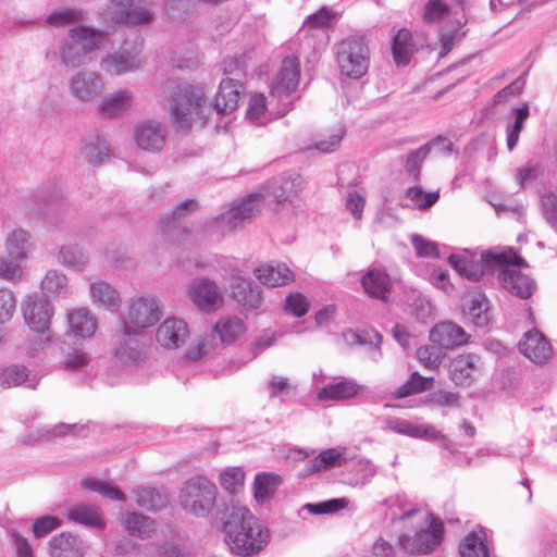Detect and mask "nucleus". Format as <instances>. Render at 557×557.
Wrapping results in <instances>:
<instances>
[{
	"mask_svg": "<svg viewBox=\"0 0 557 557\" xmlns=\"http://www.w3.org/2000/svg\"><path fill=\"white\" fill-rule=\"evenodd\" d=\"M522 259L511 249L507 251L486 250L479 260L467 252L451 255L449 263L463 277L469 281H479L492 265L500 267L498 280L504 289L521 299L529 298L535 290L534 281L520 270L504 265H520Z\"/></svg>",
	"mask_w": 557,
	"mask_h": 557,
	"instance_id": "obj_1",
	"label": "nucleus"
},
{
	"mask_svg": "<svg viewBox=\"0 0 557 557\" xmlns=\"http://www.w3.org/2000/svg\"><path fill=\"white\" fill-rule=\"evenodd\" d=\"M386 505L389 509L397 506L401 510L397 519L410 521L412 525L419 528L413 535L408 533L399 535V546L405 552L414 555H426L441 544L444 534V525L441 520L434 518L425 510L410 507L405 495L397 494L389 497L386 500ZM393 515L394 519H396V515Z\"/></svg>",
	"mask_w": 557,
	"mask_h": 557,
	"instance_id": "obj_2",
	"label": "nucleus"
},
{
	"mask_svg": "<svg viewBox=\"0 0 557 557\" xmlns=\"http://www.w3.org/2000/svg\"><path fill=\"white\" fill-rule=\"evenodd\" d=\"M225 543L232 553L251 556L262 550L270 539L269 530L246 507H232L224 522Z\"/></svg>",
	"mask_w": 557,
	"mask_h": 557,
	"instance_id": "obj_3",
	"label": "nucleus"
},
{
	"mask_svg": "<svg viewBox=\"0 0 557 557\" xmlns=\"http://www.w3.org/2000/svg\"><path fill=\"white\" fill-rule=\"evenodd\" d=\"M206 94L202 87L178 86L170 97V114L174 125L182 129L191 128L200 121L206 109Z\"/></svg>",
	"mask_w": 557,
	"mask_h": 557,
	"instance_id": "obj_4",
	"label": "nucleus"
},
{
	"mask_svg": "<svg viewBox=\"0 0 557 557\" xmlns=\"http://www.w3.org/2000/svg\"><path fill=\"white\" fill-rule=\"evenodd\" d=\"M99 15L106 24L131 27H149L157 18L152 4L143 0H108Z\"/></svg>",
	"mask_w": 557,
	"mask_h": 557,
	"instance_id": "obj_5",
	"label": "nucleus"
},
{
	"mask_svg": "<svg viewBox=\"0 0 557 557\" xmlns=\"http://www.w3.org/2000/svg\"><path fill=\"white\" fill-rule=\"evenodd\" d=\"M143 49L144 39L140 36L126 38L116 51L108 52L101 58L99 66L110 76L136 72L143 67Z\"/></svg>",
	"mask_w": 557,
	"mask_h": 557,
	"instance_id": "obj_6",
	"label": "nucleus"
},
{
	"mask_svg": "<svg viewBox=\"0 0 557 557\" xmlns=\"http://www.w3.org/2000/svg\"><path fill=\"white\" fill-rule=\"evenodd\" d=\"M216 486L202 475L188 479L181 487L178 502L189 513L203 517L213 508Z\"/></svg>",
	"mask_w": 557,
	"mask_h": 557,
	"instance_id": "obj_7",
	"label": "nucleus"
},
{
	"mask_svg": "<svg viewBox=\"0 0 557 557\" xmlns=\"http://www.w3.org/2000/svg\"><path fill=\"white\" fill-rule=\"evenodd\" d=\"M336 61L343 76L359 78L370 64V51L361 37H348L336 46Z\"/></svg>",
	"mask_w": 557,
	"mask_h": 557,
	"instance_id": "obj_8",
	"label": "nucleus"
},
{
	"mask_svg": "<svg viewBox=\"0 0 557 557\" xmlns=\"http://www.w3.org/2000/svg\"><path fill=\"white\" fill-rule=\"evenodd\" d=\"M263 205V196L261 194H252L243 199L239 203L222 213L213 220V227L221 234H226L243 224L250 222L251 219L260 211Z\"/></svg>",
	"mask_w": 557,
	"mask_h": 557,
	"instance_id": "obj_9",
	"label": "nucleus"
},
{
	"mask_svg": "<svg viewBox=\"0 0 557 557\" xmlns=\"http://www.w3.org/2000/svg\"><path fill=\"white\" fill-rule=\"evenodd\" d=\"M263 205V196L261 194H252L243 199L239 203L222 213L213 220V227L221 234H226L243 224L250 222L251 219L260 211Z\"/></svg>",
	"mask_w": 557,
	"mask_h": 557,
	"instance_id": "obj_10",
	"label": "nucleus"
},
{
	"mask_svg": "<svg viewBox=\"0 0 557 557\" xmlns=\"http://www.w3.org/2000/svg\"><path fill=\"white\" fill-rule=\"evenodd\" d=\"M133 139L138 149L151 154L161 153L168 141L166 125L152 119L140 120L134 126Z\"/></svg>",
	"mask_w": 557,
	"mask_h": 557,
	"instance_id": "obj_11",
	"label": "nucleus"
},
{
	"mask_svg": "<svg viewBox=\"0 0 557 557\" xmlns=\"http://www.w3.org/2000/svg\"><path fill=\"white\" fill-rule=\"evenodd\" d=\"M186 295L198 310L206 313L216 311L224 302L219 286L213 281L205 277L190 281L186 286Z\"/></svg>",
	"mask_w": 557,
	"mask_h": 557,
	"instance_id": "obj_12",
	"label": "nucleus"
},
{
	"mask_svg": "<svg viewBox=\"0 0 557 557\" xmlns=\"http://www.w3.org/2000/svg\"><path fill=\"white\" fill-rule=\"evenodd\" d=\"M162 314L158 299L154 296H140L129 301L124 326L144 330L156 324Z\"/></svg>",
	"mask_w": 557,
	"mask_h": 557,
	"instance_id": "obj_13",
	"label": "nucleus"
},
{
	"mask_svg": "<svg viewBox=\"0 0 557 557\" xmlns=\"http://www.w3.org/2000/svg\"><path fill=\"white\" fill-rule=\"evenodd\" d=\"M22 311L26 324L33 331L45 333L49 330L54 309L46 297L38 294L27 295L23 300Z\"/></svg>",
	"mask_w": 557,
	"mask_h": 557,
	"instance_id": "obj_14",
	"label": "nucleus"
},
{
	"mask_svg": "<svg viewBox=\"0 0 557 557\" xmlns=\"http://www.w3.org/2000/svg\"><path fill=\"white\" fill-rule=\"evenodd\" d=\"M70 95L82 102L97 99L104 89L102 76L95 71L79 70L67 81Z\"/></svg>",
	"mask_w": 557,
	"mask_h": 557,
	"instance_id": "obj_15",
	"label": "nucleus"
},
{
	"mask_svg": "<svg viewBox=\"0 0 557 557\" xmlns=\"http://www.w3.org/2000/svg\"><path fill=\"white\" fill-rule=\"evenodd\" d=\"M300 77V63L298 58L294 55L286 57L281 65V70L277 73L271 88L273 97H276L284 104H289L290 100L286 102L284 99L289 98L299 84Z\"/></svg>",
	"mask_w": 557,
	"mask_h": 557,
	"instance_id": "obj_16",
	"label": "nucleus"
},
{
	"mask_svg": "<svg viewBox=\"0 0 557 557\" xmlns=\"http://www.w3.org/2000/svg\"><path fill=\"white\" fill-rule=\"evenodd\" d=\"M190 335L188 323L177 317H168L156 331V341L164 349L175 350L186 344Z\"/></svg>",
	"mask_w": 557,
	"mask_h": 557,
	"instance_id": "obj_17",
	"label": "nucleus"
},
{
	"mask_svg": "<svg viewBox=\"0 0 557 557\" xmlns=\"http://www.w3.org/2000/svg\"><path fill=\"white\" fill-rule=\"evenodd\" d=\"M449 377L460 386H470L481 374V357L475 354H461L449 363Z\"/></svg>",
	"mask_w": 557,
	"mask_h": 557,
	"instance_id": "obj_18",
	"label": "nucleus"
},
{
	"mask_svg": "<svg viewBox=\"0 0 557 557\" xmlns=\"http://www.w3.org/2000/svg\"><path fill=\"white\" fill-rule=\"evenodd\" d=\"M66 323V335L77 341L91 338L98 327L96 315L86 307L69 310Z\"/></svg>",
	"mask_w": 557,
	"mask_h": 557,
	"instance_id": "obj_19",
	"label": "nucleus"
},
{
	"mask_svg": "<svg viewBox=\"0 0 557 557\" xmlns=\"http://www.w3.org/2000/svg\"><path fill=\"white\" fill-rule=\"evenodd\" d=\"M520 352L535 363H544L550 359L553 348L547 338L539 330L524 333L519 342Z\"/></svg>",
	"mask_w": 557,
	"mask_h": 557,
	"instance_id": "obj_20",
	"label": "nucleus"
},
{
	"mask_svg": "<svg viewBox=\"0 0 557 557\" xmlns=\"http://www.w3.org/2000/svg\"><path fill=\"white\" fill-rule=\"evenodd\" d=\"M133 104V91L119 89L101 98L97 106L98 113L106 119L124 115Z\"/></svg>",
	"mask_w": 557,
	"mask_h": 557,
	"instance_id": "obj_21",
	"label": "nucleus"
},
{
	"mask_svg": "<svg viewBox=\"0 0 557 557\" xmlns=\"http://www.w3.org/2000/svg\"><path fill=\"white\" fill-rule=\"evenodd\" d=\"M243 84L237 78H225L220 83L214 99V109L220 114L233 112L239 103Z\"/></svg>",
	"mask_w": 557,
	"mask_h": 557,
	"instance_id": "obj_22",
	"label": "nucleus"
},
{
	"mask_svg": "<svg viewBox=\"0 0 557 557\" xmlns=\"http://www.w3.org/2000/svg\"><path fill=\"white\" fill-rule=\"evenodd\" d=\"M69 35L82 44L89 57L102 49L110 40V33L92 26L78 25L69 29Z\"/></svg>",
	"mask_w": 557,
	"mask_h": 557,
	"instance_id": "obj_23",
	"label": "nucleus"
},
{
	"mask_svg": "<svg viewBox=\"0 0 557 557\" xmlns=\"http://www.w3.org/2000/svg\"><path fill=\"white\" fill-rule=\"evenodd\" d=\"M110 149L108 137L103 133L94 132L83 139L81 153L88 163L99 165L109 158Z\"/></svg>",
	"mask_w": 557,
	"mask_h": 557,
	"instance_id": "obj_24",
	"label": "nucleus"
},
{
	"mask_svg": "<svg viewBox=\"0 0 557 557\" xmlns=\"http://www.w3.org/2000/svg\"><path fill=\"white\" fill-rule=\"evenodd\" d=\"M468 338L465 330L453 322L438 323L430 332V341L442 349L466 344Z\"/></svg>",
	"mask_w": 557,
	"mask_h": 557,
	"instance_id": "obj_25",
	"label": "nucleus"
},
{
	"mask_svg": "<svg viewBox=\"0 0 557 557\" xmlns=\"http://www.w3.org/2000/svg\"><path fill=\"white\" fill-rule=\"evenodd\" d=\"M255 275L261 284L270 287L287 285L294 281L292 270L285 263L275 261L259 265Z\"/></svg>",
	"mask_w": 557,
	"mask_h": 557,
	"instance_id": "obj_26",
	"label": "nucleus"
},
{
	"mask_svg": "<svg viewBox=\"0 0 557 557\" xmlns=\"http://www.w3.org/2000/svg\"><path fill=\"white\" fill-rule=\"evenodd\" d=\"M89 297L94 306L111 312L116 311L121 306L119 292L102 280L90 283Z\"/></svg>",
	"mask_w": 557,
	"mask_h": 557,
	"instance_id": "obj_27",
	"label": "nucleus"
},
{
	"mask_svg": "<svg viewBox=\"0 0 557 557\" xmlns=\"http://www.w3.org/2000/svg\"><path fill=\"white\" fill-rule=\"evenodd\" d=\"M122 525L131 536L139 537L141 540L153 536L157 532V523L148 516L123 511L120 516Z\"/></svg>",
	"mask_w": 557,
	"mask_h": 557,
	"instance_id": "obj_28",
	"label": "nucleus"
},
{
	"mask_svg": "<svg viewBox=\"0 0 557 557\" xmlns=\"http://www.w3.org/2000/svg\"><path fill=\"white\" fill-rule=\"evenodd\" d=\"M361 386L351 379L343 377L318 389L317 398L321 401H341L354 398Z\"/></svg>",
	"mask_w": 557,
	"mask_h": 557,
	"instance_id": "obj_29",
	"label": "nucleus"
},
{
	"mask_svg": "<svg viewBox=\"0 0 557 557\" xmlns=\"http://www.w3.org/2000/svg\"><path fill=\"white\" fill-rule=\"evenodd\" d=\"M69 521L85 525L87 528L104 530L106 522L99 507L87 504H76L66 512Z\"/></svg>",
	"mask_w": 557,
	"mask_h": 557,
	"instance_id": "obj_30",
	"label": "nucleus"
},
{
	"mask_svg": "<svg viewBox=\"0 0 557 557\" xmlns=\"http://www.w3.org/2000/svg\"><path fill=\"white\" fill-rule=\"evenodd\" d=\"M49 544L52 557H82L86 549L81 540L67 532L53 536Z\"/></svg>",
	"mask_w": 557,
	"mask_h": 557,
	"instance_id": "obj_31",
	"label": "nucleus"
},
{
	"mask_svg": "<svg viewBox=\"0 0 557 557\" xmlns=\"http://www.w3.org/2000/svg\"><path fill=\"white\" fill-rule=\"evenodd\" d=\"M39 380L36 375H30L29 370L24 366L12 364L0 368V387L11 388L25 384L28 388H36Z\"/></svg>",
	"mask_w": 557,
	"mask_h": 557,
	"instance_id": "obj_32",
	"label": "nucleus"
},
{
	"mask_svg": "<svg viewBox=\"0 0 557 557\" xmlns=\"http://www.w3.org/2000/svg\"><path fill=\"white\" fill-rule=\"evenodd\" d=\"M144 345L140 332L131 326H124L123 338L116 349V356L124 362H135L141 358Z\"/></svg>",
	"mask_w": 557,
	"mask_h": 557,
	"instance_id": "obj_33",
	"label": "nucleus"
},
{
	"mask_svg": "<svg viewBox=\"0 0 557 557\" xmlns=\"http://www.w3.org/2000/svg\"><path fill=\"white\" fill-rule=\"evenodd\" d=\"M362 286L369 296L386 300L391 292L392 282L389 275L384 271L371 269L362 277Z\"/></svg>",
	"mask_w": 557,
	"mask_h": 557,
	"instance_id": "obj_34",
	"label": "nucleus"
},
{
	"mask_svg": "<svg viewBox=\"0 0 557 557\" xmlns=\"http://www.w3.org/2000/svg\"><path fill=\"white\" fill-rule=\"evenodd\" d=\"M59 57L67 67H78L92 61L86 50L82 48V44L76 38L67 34V38L59 46Z\"/></svg>",
	"mask_w": 557,
	"mask_h": 557,
	"instance_id": "obj_35",
	"label": "nucleus"
},
{
	"mask_svg": "<svg viewBox=\"0 0 557 557\" xmlns=\"http://www.w3.org/2000/svg\"><path fill=\"white\" fill-rule=\"evenodd\" d=\"M4 246L10 257L24 261L33 249L32 236L24 228H15L8 234Z\"/></svg>",
	"mask_w": 557,
	"mask_h": 557,
	"instance_id": "obj_36",
	"label": "nucleus"
},
{
	"mask_svg": "<svg viewBox=\"0 0 557 557\" xmlns=\"http://www.w3.org/2000/svg\"><path fill=\"white\" fill-rule=\"evenodd\" d=\"M467 317L476 326L483 327L490 321L488 300L483 293L476 292L468 296L463 304Z\"/></svg>",
	"mask_w": 557,
	"mask_h": 557,
	"instance_id": "obj_37",
	"label": "nucleus"
},
{
	"mask_svg": "<svg viewBox=\"0 0 557 557\" xmlns=\"http://www.w3.org/2000/svg\"><path fill=\"white\" fill-rule=\"evenodd\" d=\"M392 51L394 61L398 66H405L409 63L414 52V44L410 30L401 28L394 35Z\"/></svg>",
	"mask_w": 557,
	"mask_h": 557,
	"instance_id": "obj_38",
	"label": "nucleus"
},
{
	"mask_svg": "<svg viewBox=\"0 0 557 557\" xmlns=\"http://www.w3.org/2000/svg\"><path fill=\"white\" fill-rule=\"evenodd\" d=\"M461 557H488L487 535L483 529L468 534L459 545Z\"/></svg>",
	"mask_w": 557,
	"mask_h": 557,
	"instance_id": "obj_39",
	"label": "nucleus"
},
{
	"mask_svg": "<svg viewBox=\"0 0 557 557\" xmlns=\"http://www.w3.org/2000/svg\"><path fill=\"white\" fill-rule=\"evenodd\" d=\"M58 261L66 268L82 272L86 269L89 257L76 245H63L59 250Z\"/></svg>",
	"mask_w": 557,
	"mask_h": 557,
	"instance_id": "obj_40",
	"label": "nucleus"
},
{
	"mask_svg": "<svg viewBox=\"0 0 557 557\" xmlns=\"http://www.w3.org/2000/svg\"><path fill=\"white\" fill-rule=\"evenodd\" d=\"M214 332L223 343H233L245 333V324L237 317H222L214 325Z\"/></svg>",
	"mask_w": 557,
	"mask_h": 557,
	"instance_id": "obj_41",
	"label": "nucleus"
},
{
	"mask_svg": "<svg viewBox=\"0 0 557 557\" xmlns=\"http://www.w3.org/2000/svg\"><path fill=\"white\" fill-rule=\"evenodd\" d=\"M44 294L55 297H65L69 292L66 275L60 270H49L40 283Z\"/></svg>",
	"mask_w": 557,
	"mask_h": 557,
	"instance_id": "obj_42",
	"label": "nucleus"
},
{
	"mask_svg": "<svg viewBox=\"0 0 557 557\" xmlns=\"http://www.w3.org/2000/svg\"><path fill=\"white\" fill-rule=\"evenodd\" d=\"M281 484V478L273 473H260L253 483L255 498L259 503L268 502Z\"/></svg>",
	"mask_w": 557,
	"mask_h": 557,
	"instance_id": "obj_43",
	"label": "nucleus"
},
{
	"mask_svg": "<svg viewBox=\"0 0 557 557\" xmlns=\"http://www.w3.org/2000/svg\"><path fill=\"white\" fill-rule=\"evenodd\" d=\"M434 379L421 376L418 372H413L407 382L399 386L393 393L394 398H404L410 395L422 393L429 389L433 384Z\"/></svg>",
	"mask_w": 557,
	"mask_h": 557,
	"instance_id": "obj_44",
	"label": "nucleus"
},
{
	"mask_svg": "<svg viewBox=\"0 0 557 557\" xmlns=\"http://www.w3.org/2000/svg\"><path fill=\"white\" fill-rule=\"evenodd\" d=\"M467 34L460 22L453 26H445L440 29L438 44H440V58L446 57L454 48L457 40H460Z\"/></svg>",
	"mask_w": 557,
	"mask_h": 557,
	"instance_id": "obj_45",
	"label": "nucleus"
},
{
	"mask_svg": "<svg viewBox=\"0 0 557 557\" xmlns=\"http://www.w3.org/2000/svg\"><path fill=\"white\" fill-rule=\"evenodd\" d=\"M82 486L90 492L99 493L102 497L115 500H125L124 493L115 485L98 480L96 478H85L82 480Z\"/></svg>",
	"mask_w": 557,
	"mask_h": 557,
	"instance_id": "obj_46",
	"label": "nucleus"
},
{
	"mask_svg": "<svg viewBox=\"0 0 557 557\" xmlns=\"http://www.w3.org/2000/svg\"><path fill=\"white\" fill-rule=\"evenodd\" d=\"M417 358L429 370H437L445 358V351L438 345H424L418 348Z\"/></svg>",
	"mask_w": 557,
	"mask_h": 557,
	"instance_id": "obj_47",
	"label": "nucleus"
},
{
	"mask_svg": "<svg viewBox=\"0 0 557 557\" xmlns=\"http://www.w3.org/2000/svg\"><path fill=\"white\" fill-rule=\"evenodd\" d=\"M137 505L145 509H159L166 504V496L152 487H139L134 491Z\"/></svg>",
	"mask_w": 557,
	"mask_h": 557,
	"instance_id": "obj_48",
	"label": "nucleus"
},
{
	"mask_svg": "<svg viewBox=\"0 0 557 557\" xmlns=\"http://www.w3.org/2000/svg\"><path fill=\"white\" fill-rule=\"evenodd\" d=\"M344 460L339 450L336 448H327L311 460V471L320 472L330 468L339 467L343 465Z\"/></svg>",
	"mask_w": 557,
	"mask_h": 557,
	"instance_id": "obj_49",
	"label": "nucleus"
},
{
	"mask_svg": "<svg viewBox=\"0 0 557 557\" xmlns=\"http://www.w3.org/2000/svg\"><path fill=\"white\" fill-rule=\"evenodd\" d=\"M448 15L449 5L444 0H428L424 4L422 20L426 24H435Z\"/></svg>",
	"mask_w": 557,
	"mask_h": 557,
	"instance_id": "obj_50",
	"label": "nucleus"
},
{
	"mask_svg": "<svg viewBox=\"0 0 557 557\" xmlns=\"http://www.w3.org/2000/svg\"><path fill=\"white\" fill-rule=\"evenodd\" d=\"M516 115L512 124L507 127V147L511 151L518 144L519 134L523 128L524 122L529 117V108L528 106H523L513 110Z\"/></svg>",
	"mask_w": 557,
	"mask_h": 557,
	"instance_id": "obj_51",
	"label": "nucleus"
},
{
	"mask_svg": "<svg viewBox=\"0 0 557 557\" xmlns=\"http://www.w3.org/2000/svg\"><path fill=\"white\" fill-rule=\"evenodd\" d=\"M83 11L76 8H60L47 16V23L51 26H64L66 24L83 20Z\"/></svg>",
	"mask_w": 557,
	"mask_h": 557,
	"instance_id": "obj_52",
	"label": "nucleus"
},
{
	"mask_svg": "<svg viewBox=\"0 0 557 557\" xmlns=\"http://www.w3.org/2000/svg\"><path fill=\"white\" fill-rule=\"evenodd\" d=\"M544 173V168L541 162L531 160L524 165L517 169L516 181L521 187L536 182Z\"/></svg>",
	"mask_w": 557,
	"mask_h": 557,
	"instance_id": "obj_53",
	"label": "nucleus"
},
{
	"mask_svg": "<svg viewBox=\"0 0 557 557\" xmlns=\"http://www.w3.org/2000/svg\"><path fill=\"white\" fill-rule=\"evenodd\" d=\"M245 473L239 467L226 468L220 474V483L230 493H236L243 485Z\"/></svg>",
	"mask_w": 557,
	"mask_h": 557,
	"instance_id": "obj_54",
	"label": "nucleus"
},
{
	"mask_svg": "<svg viewBox=\"0 0 557 557\" xmlns=\"http://www.w3.org/2000/svg\"><path fill=\"white\" fill-rule=\"evenodd\" d=\"M246 116L255 124H263L267 120L265 97L262 94L251 95Z\"/></svg>",
	"mask_w": 557,
	"mask_h": 557,
	"instance_id": "obj_55",
	"label": "nucleus"
},
{
	"mask_svg": "<svg viewBox=\"0 0 557 557\" xmlns=\"http://www.w3.org/2000/svg\"><path fill=\"white\" fill-rule=\"evenodd\" d=\"M23 260H16L10 257H0V280L7 282H16L23 276V268L20 264Z\"/></svg>",
	"mask_w": 557,
	"mask_h": 557,
	"instance_id": "obj_56",
	"label": "nucleus"
},
{
	"mask_svg": "<svg viewBox=\"0 0 557 557\" xmlns=\"http://www.w3.org/2000/svg\"><path fill=\"white\" fill-rule=\"evenodd\" d=\"M349 503L350 502L348 498L342 497L329 499L317 504H306L304 508L313 515H325L334 513L342 509H345L348 507Z\"/></svg>",
	"mask_w": 557,
	"mask_h": 557,
	"instance_id": "obj_57",
	"label": "nucleus"
},
{
	"mask_svg": "<svg viewBox=\"0 0 557 557\" xmlns=\"http://www.w3.org/2000/svg\"><path fill=\"white\" fill-rule=\"evenodd\" d=\"M541 209L546 222L557 231V195L545 190L541 196Z\"/></svg>",
	"mask_w": 557,
	"mask_h": 557,
	"instance_id": "obj_58",
	"label": "nucleus"
},
{
	"mask_svg": "<svg viewBox=\"0 0 557 557\" xmlns=\"http://www.w3.org/2000/svg\"><path fill=\"white\" fill-rule=\"evenodd\" d=\"M407 197L414 207L425 210L438 200L440 194L438 191L425 193L420 187H411L407 190Z\"/></svg>",
	"mask_w": 557,
	"mask_h": 557,
	"instance_id": "obj_59",
	"label": "nucleus"
},
{
	"mask_svg": "<svg viewBox=\"0 0 557 557\" xmlns=\"http://www.w3.org/2000/svg\"><path fill=\"white\" fill-rule=\"evenodd\" d=\"M16 299L9 288H0V324L10 321L15 312Z\"/></svg>",
	"mask_w": 557,
	"mask_h": 557,
	"instance_id": "obj_60",
	"label": "nucleus"
},
{
	"mask_svg": "<svg viewBox=\"0 0 557 557\" xmlns=\"http://www.w3.org/2000/svg\"><path fill=\"white\" fill-rule=\"evenodd\" d=\"M61 525L62 520L60 518L53 516H44L34 521L32 529L35 537L40 539Z\"/></svg>",
	"mask_w": 557,
	"mask_h": 557,
	"instance_id": "obj_61",
	"label": "nucleus"
},
{
	"mask_svg": "<svg viewBox=\"0 0 557 557\" xmlns=\"http://www.w3.org/2000/svg\"><path fill=\"white\" fill-rule=\"evenodd\" d=\"M285 310L295 315V317H302L305 315L309 310V302L307 298L300 294V293H292L289 296H287L285 301Z\"/></svg>",
	"mask_w": 557,
	"mask_h": 557,
	"instance_id": "obj_62",
	"label": "nucleus"
},
{
	"mask_svg": "<svg viewBox=\"0 0 557 557\" xmlns=\"http://www.w3.org/2000/svg\"><path fill=\"white\" fill-rule=\"evenodd\" d=\"M430 153V146H421L419 149L412 151L406 161V170L418 178L420 168L426 156Z\"/></svg>",
	"mask_w": 557,
	"mask_h": 557,
	"instance_id": "obj_63",
	"label": "nucleus"
},
{
	"mask_svg": "<svg viewBox=\"0 0 557 557\" xmlns=\"http://www.w3.org/2000/svg\"><path fill=\"white\" fill-rule=\"evenodd\" d=\"M147 554L151 557H186L187 552L174 544H165L160 546H149L146 548Z\"/></svg>",
	"mask_w": 557,
	"mask_h": 557,
	"instance_id": "obj_64",
	"label": "nucleus"
}]
</instances>
